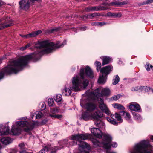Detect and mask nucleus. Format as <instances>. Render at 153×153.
I'll list each match as a JSON object with an SVG mask.
<instances>
[{
	"label": "nucleus",
	"instance_id": "nucleus-43",
	"mask_svg": "<svg viewBox=\"0 0 153 153\" xmlns=\"http://www.w3.org/2000/svg\"><path fill=\"white\" fill-rule=\"evenodd\" d=\"M100 15L98 13H95L93 14H90L89 15V16L90 17H91V18H92V17H95L98 16Z\"/></svg>",
	"mask_w": 153,
	"mask_h": 153
},
{
	"label": "nucleus",
	"instance_id": "nucleus-1",
	"mask_svg": "<svg viewBox=\"0 0 153 153\" xmlns=\"http://www.w3.org/2000/svg\"><path fill=\"white\" fill-rule=\"evenodd\" d=\"M35 113L31 112L30 114L31 118H27V117H22L18 119L19 121L13 123L11 127V132L13 134L18 135L20 134L23 128L24 131L27 132L32 130L34 127L39 125L37 122L33 121Z\"/></svg>",
	"mask_w": 153,
	"mask_h": 153
},
{
	"label": "nucleus",
	"instance_id": "nucleus-10",
	"mask_svg": "<svg viewBox=\"0 0 153 153\" xmlns=\"http://www.w3.org/2000/svg\"><path fill=\"white\" fill-rule=\"evenodd\" d=\"M129 108L131 110L135 112H140L141 110V108L140 105L135 102L130 103Z\"/></svg>",
	"mask_w": 153,
	"mask_h": 153
},
{
	"label": "nucleus",
	"instance_id": "nucleus-13",
	"mask_svg": "<svg viewBox=\"0 0 153 153\" xmlns=\"http://www.w3.org/2000/svg\"><path fill=\"white\" fill-rule=\"evenodd\" d=\"M3 19H0V30L9 27L13 25L12 22H8L6 21H3Z\"/></svg>",
	"mask_w": 153,
	"mask_h": 153
},
{
	"label": "nucleus",
	"instance_id": "nucleus-40",
	"mask_svg": "<svg viewBox=\"0 0 153 153\" xmlns=\"http://www.w3.org/2000/svg\"><path fill=\"white\" fill-rule=\"evenodd\" d=\"M121 96V95L120 94L114 95L111 98V99L112 100L117 101L120 97Z\"/></svg>",
	"mask_w": 153,
	"mask_h": 153
},
{
	"label": "nucleus",
	"instance_id": "nucleus-22",
	"mask_svg": "<svg viewBox=\"0 0 153 153\" xmlns=\"http://www.w3.org/2000/svg\"><path fill=\"white\" fill-rule=\"evenodd\" d=\"M71 90L69 88L65 87L62 91L63 95L66 96H69L71 93Z\"/></svg>",
	"mask_w": 153,
	"mask_h": 153
},
{
	"label": "nucleus",
	"instance_id": "nucleus-30",
	"mask_svg": "<svg viewBox=\"0 0 153 153\" xmlns=\"http://www.w3.org/2000/svg\"><path fill=\"white\" fill-rule=\"evenodd\" d=\"M119 77L118 75H116L114 78L113 81V84L115 85L117 84L119 81Z\"/></svg>",
	"mask_w": 153,
	"mask_h": 153
},
{
	"label": "nucleus",
	"instance_id": "nucleus-49",
	"mask_svg": "<svg viewBox=\"0 0 153 153\" xmlns=\"http://www.w3.org/2000/svg\"><path fill=\"white\" fill-rule=\"evenodd\" d=\"M99 9L98 10H105L106 9H107V7H105L100 6H99Z\"/></svg>",
	"mask_w": 153,
	"mask_h": 153
},
{
	"label": "nucleus",
	"instance_id": "nucleus-21",
	"mask_svg": "<svg viewBox=\"0 0 153 153\" xmlns=\"http://www.w3.org/2000/svg\"><path fill=\"white\" fill-rule=\"evenodd\" d=\"M59 112V109L57 107H55V108H51L50 111L49 113V116L50 117H52L53 118V115H56V113H58Z\"/></svg>",
	"mask_w": 153,
	"mask_h": 153
},
{
	"label": "nucleus",
	"instance_id": "nucleus-46",
	"mask_svg": "<svg viewBox=\"0 0 153 153\" xmlns=\"http://www.w3.org/2000/svg\"><path fill=\"white\" fill-rule=\"evenodd\" d=\"M153 2V0H148L143 2L142 5H146Z\"/></svg>",
	"mask_w": 153,
	"mask_h": 153
},
{
	"label": "nucleus",
	"instance_id": "nucleus-17",
	"mask_svg": "<svg viewBox=\"0 0 153 153\" xmlns=\"http://www.w3.org/2000/svg\"><path fill=\"white\" fill-rule=\"evenodd\" d=\"M92 118V114H90L88 112H85L82 113L81 119L85 121L89 120Z\"/></svg>",
	"mask_w": 153,
	"mask_h": 153
},
{
	"label": "nucleus",
	"instance_id": "nucleus-55",
	"mask_svg": "<svg viewBox=\"0 0 153 153\" xmlns=\"http://www.w3.org/2000/svg\"><path fill=\"white\" fill-rule=\"evenodd\" d=\"M58 30H59V29L58 28L53 29H51L50 30L49 32L50 33H52L54 31H57Z\"/></svg>",
	"mask_w": 153,
	"mask_h": 153
},
{
	"label": "nucleus",
	"instance_id": "nucleus-25",
	"mask_svg": "<svg viewBox=\"0 0 153 153\" xmlns=\"http://www.w3.org/2000/svg\"><path fill=\"white\" fill-rule=\"evenodd\" d=\"M107 77L103 75L100 76L99 78L98 82L99 83L104 84L106 81Z\"/></svg>",
	"mask_w": 153,
	"mask_h": 153
},
{
	"label": "nucleus",
	"instance_id": "nucleus-28",
	"mask_svg": "<svg viewBox=\"0 0 153 153\" xmlns=\"http://www.w3.org/2000/svg\"><path fill=\"white\" fill-rule=\"evenodd\" d=\"M133 115L134 118L138 121H141L142 120V118L140 114L137 113H134Z\"/></svg>",
	"mask_w": 153,
	"mask_h": 153
},
{
	"label": "nucleus",
	"instance_id": "nucleus-62",
	"mask_svg": "<svg viewBox=\"0 0 153 153\" xmlns=\"http://www.w3.org/2000/svg\"><path fill=\"white\" fill-rule=\"evenodd\" d=\"M106 153H116L115 152H111L109 151H107Z\"/></svg>",
	"mask_w": 153,
	"mask_h": 153
},
{
	"label": "nucleus",
	"instance_id": "nucleus-7",
	"mask_svg": "<svg viewBox=\"0 0 153 153\" xmlns=\"http://www.w3.org/2000/svg\"><path fill=\"white\" fill-rule=\"evenodd\" d=\"M103 140L102 142L103 146L106 149H110L111 146L114 148L116 147L117 146V143L113 142L111 144L112 137L110 135L108 134H105L103 135Z\"/></svg>",
	"mask_w": 153,
	"mask_h": 153
},
{
	"label": "nucleus",
	"instance_id": "nucleus-20",
	"mask_svg": "<svg viewBox=\"0 0 153 153\" xmlns=\"http://www.w3.org/2000/svg\"><path fill=\"white\" fill-rule=\"evenodd\" d=\"M95 124L99 128L102 129H105V124L101 120H97L95 122Z\"/></svg>",
	"mask_w": 153,
	"mask_h": 153
},
{
	"label": "nucleus",
	"instance_id": "nucleus-45",
	"mask_svg": "<svg viewBox=\"0 0 153 153\" xmlns=\"http://www.w3.org/2000/svg\"><path fill=\"white\" fill-rule=\"evenodd\" d=\"M40 105L41 108L42 110H44L46 108L45 104L44 102H41Z\"/></svg>",
	"mask_w": 153,
	"mask_h": 153
},
{
	"label": "nucleus",
	"instance_id": "nucleus-36",
	"mask_svg": "<svg viewBox=\"0 0 153 153\" xmlns=\"http://www.w3.org/2000/svg\"><path fill=\"white\" fill-rule=\"evenodd\" d=\"M99 9V6L98 7H91L87 8V11L93 10L98 11L99 10H97Z\"/></svg>",
	"mask_w": 153,
	"mask_h": 153
},
{
	"label": "nucleus",
	"instance_id": "nucleus-38",
	"mask_svg": "<svg viewBox=\"0 0 153 153\" xmlns=\"http://www.w3.org/2000/svg\"><path fill=\"white\" fill-rule=\"evenodd\" d=\"M48 105L50 106H52L54 103V102L52 98H49L48 100Z\"/></svg>",
	"mask_w": 153,
	"mask_h": 153
},
{
	"label": "nucleus",
	"instance_id": "nucleus-6",
	"mask_svg": "<svg viewBox=\"0 0 153 153\" xmlns=\"http://www.w3.org/2000/svg\"><path fill=\"white\" fill-rule=\"evenodd\" d=\"M100 89L98 88L93 92L87 93L86 94L88 96V100L90 99L92 100L98 99L101 96H109L111 94V91L108 88L102 89L101 93H99Z\"/></svg>",
	"mask_w": 153,
	"mask_h": 153
},
{
	"label": "nucleus",
	"instance_id": "nucleus-23",
	"mask_svg": "<svg viewBox=\"0 0 153 153\" xmlns=\"http://www.w3.org/2000/svg\"><path fill=\"white\" fill-rule=\"evenodd\" d=\"M120 113L122 114V115L123 117L126 120H130L131 116L129 113L125 112L124 111H120Z\"/></svg>",
	"mask_w": 153,
	"mask_h": 153
},
{
	"label": "nucleus",
	"instance_id": "nucleus-29",
	"mask_svg": "<svg viewBox=\"0 0 153 153\" xmlns=\"http://www.w3.org/2000/svg\"><path fill=\"white\" fill-rule=\"evenodd\" d=\"M51 150H53L52 147H45L40 151V153H45L46 152L49 151Z\"/></svg>",
	"mask_w": 153,
	"mask_h": 153
},
{
	"label": "nucleus",
	"instance_id": "nucleus-42",
	"mask_svg": "<svg viewBox=\"0 0 153 153\" xmlns=\"http://www.w3.org/2000/svg\"><path fill=\"white\" fill-rule=\"evenodd\" d=\"M106 24L107 23L105 22H98L95 23L94 25L96 26H101L106 25Z\"/></svg>",
	"mask_w": 153,
	"mask_h": 153
},
{
	"label": "nucleus",
	"instance_id": "nucleus-14",
	"mask_svg": "<svg viewBox=\"0 0 153 153\" xmlns=\"http://www.w3.org/2000/svg\"><path fill=\"white\" fill-rule=\"evenodd\" d=\"M103 117V113L100 110L96 111L94 114H92V117L93 118L97 120Z\"/></svg>",
	"mask_w": 153,
	"mask_h": 153
},
{
	"label": "nucleus",
	"instance_id": "nucleus-47",
	"mask_svg": "<svg viewBox=\"0 0 153 153\" xmlns=\"http://www.w3.org/2000/svg\"><path fill=\"white\" fill-rule=\"evenodd\" d=\"M53 116V118H57L59 119H60L62 117V115L61 114H57Z\"/></svg>",
	"mask_w": 153,
	"mask_h": 153
},
{
	"label": "nucleus",
	"instance_id": "nucleus-15",
	"mask_svg": "<svg viewBox=\"0 0 153 153\" xmlns=\"http://www.w3.org/2000/svg\"><path fill=\"white\" fill-rule=\"evenodd\" d=\"M9 127L8 126H5L3 128H1L0 126V136L7 134L9 133Z\"/></svg>",
	"mask_w": 153,
	"mask_h": 153
},
{
	"label": "nucleus",
	"instance_id": "nucleus-24",
	"mask_svg": "<svg viewBox=\"0 0 153 153\" xmlns=\"http://www.w3.org/2000/svg\"><path fill=\"white\" fill-rule=\"evenodd\" d=\"M54 99L57 103H61L62 101V96L59 94L56 95L54 97Z\"/></svg>",
	"mask_w": 153,
	"mask_h": 153
},
{
	"label": "nucleus",
	"instance_id": "nucleus-5",
	"mask_svg": "<svg viewBox=\"0 0 153 153\" xmlns=\"http://www.w3.org/2000/svg\"><path fill=\"white\" fill-rule=\"evenodd\" d=\"M130 153H153L149 140H143L135 145Z\"/></svg>",
	"mask_w": 153,
	"mask_h": 153
},
{
	"label": "nucleus",
	"instance_id": "nucleus-11",
	"mask_svg": "<svg viewBox=\"0 0 153 153\" xmlns=\"http://www.w3.org/2000/svg\"><path fill=\"white\" fill-rule=\"evenodd\" d=\"M91 131L93 134L96 137L99 138H100L102 136L103 140V135L105 133L102 134L99 128H93L91 129ZM105 134H107L105 133Z\"/></svg>",
	"mask_w": 153,
	"mask_h": 153
},
{
	"label": "nucleus",
	"instance_id": "nucleus-56",
	"mask_svg": "<svg viewBox=\"0 0 153 153\" xmlns=\"http://www.w3.org/2000/svg\"><path fill=\"white\" fill-rule=\"evenodd\" d=\"M113 13H111L110 12H109L107 13V16H108L112 17Z\"/></svg>",
	"mask_w": 153,
	"mask_h": 153
},
{
	"label": "nucleus",
	"instance_id": "nucleus-34",
	"mask_svg": "<svg viewBox=\"0 0 153 153\" xmlns=\"http://www.w3.org/2000/svg\"><path fill=\"white\" fill-rule=\"evenodd\" d=\"M35 114L36 115V118L39 119L41 118L43 116V114L40 111H36L35 113Z\"/></svg>",
	"mask_w": 153,
	"mask_h": 153
},
{
	"label": "nucleus",
	"instance_id": "nucleus-9",
	"mask_svg": "<svg viewBox=\"0 0 153 153\" xmlns=\"http://www.w3.org/2000/svg\"><path fill=\"white\" fill-rule=\"evenodd\" d=\"M31 2L30 0H22L19 2L20 7L24 10H27L29 8Z\"/></svg>",
	"mask_w": 153,
	"mask_h": 153
},
{
	"label": "nucleus",
	"instance_id": "nucleus-12",
	"mask_svg": "<svg viewBox=\"0 0 153 153\" xmlns=\"http://www.w3.org/2000/svg\"><path fill=\"white\" fill-rule=\"evenodd\" d=\"M112 70V67L110 65H108L102 68L100 70L101 72L102 75H105L106 76Z\"/></svg>",
	"mask_w": 153,
	"mask_h": 153
},
{
	"label": "nucleus",
	"instance_id": "nucleus-59",
	"mask_svg": "<svg viewBox=\"0 0 153 153\" xmlns=\"http://www.w3.org/2000/svg\"><path fill=\"white\" fill-rule=\"evenodd\" d=\"M4 4V2H3L2 1H0V6H1L2 5H3Z\"/></svg>",
	"mask_w": 153,
	"mask_h": 153
},
{
	"label": "nucleus",
	"instance_id": "nucleus-27",
	"mask_svg": "<svg viewBox=\"0 0 153 153\" xmlns=\"http://www.w3.org/2000/svg\"><path fill=\"white\" fill-rule=\"evenodd\" d=\"M150 89V87L147 86H140L139 87V90L140 91L146 92L148 91V90Z\"/></svg>",
	"mask_w": 153,
	"mask_h": 153
},
{
	"label": "nucleus",
	"instance_id": "nucleus-60",
	"mask_svg": "<svg viewBox=\"0 0 153 153\" xmlns=\"http://www.w3.org/2000/svg\"><path fill=\"white\" fill-rule=\"evenodd\" d=\"M31 44L30 43H29L28 44H27V45H26V47H27V48L28 47L30 46L31 45Z\"/></svg>",
	"mask_w": 153,
	"mask_h": 153
},
{
	"label": "nucleus",
	"instance_id": "nucleus-54",
	"mask_svg": "<svg viewBox=\"0 0 153 153\" xmlns=\"http://www.w3.org/2000/svg\"><path fill=\"white\" fill-rule=\"evenodd\" d=\"M119 3H120V5H123L127 4L128 3V2L127 1H123L122 2H119Z\"/></svg>",
	"mask_w": 153,
	"mask_h": 153
},
{
	"label": "nucleus",
	"instance_id": "nucleus-57",
	"mask_svg": "<svg viewBox=\"0 0 153 153\" xmlns=\"http://www.w3.org/2000/svg\"><path fill=\"white\" fill-rule=\"evenodd\" d=\"M27 48L26 46H25L24 47H22L20 48V49L21 51H24Z\"/></svg>",
	"mask_w": 153,
	"mask_h": 153
},
{
	"label": "nucleus",
	"instance_id": "nucleus-41",
	"mask_svg": "<svg viewBox=\"0 0 153 153\" xmlns=\"http://www.w3.org/2000/svg\"><path fill=\"white\" fill-rule=\"evenodd\" d=\"M122 16V14L121 13H113L112 14V17L114 18H117V17H120Z\"/></svg>",
	"mask_w": 153,
	"mask_h": 153
},
{
	"label": "nucleus",
	"instance_id": "nucleus-16",
	"mask_svg": "<svg viewBox=\"0 0 153 153\" xmlns=\"http://www.w3.org/2000/svg\"><path fill=\"white\" fill-rule=\"evenodd\" d=\"M97 99L98 100V102L99 103V107L101 110L103 111L108 108L106 105L104 103L103 100L101 98Z\"/></svg>",
	"mask_w": 153,
	"mask_h": 153
},
{
	"label": "nucleus",
	"instance_id": "nucleus-26",
	"mask_svg": "<svg viewBox=\"0 0 153 153\" xmlns=\"http://www.w3.org/2000/svg\"><path fill=\"white\" fill-rule=\"evenodd\" d=\"M112 105L114 108H117L119 110H124L125 109L124 106L121 104L118 103L113 104Z\"/></svg>",
	"mask_w": 153,
	"mask_h": 153
},
{
	"label": "nucleus",
	"instance_id": "nucleus-19",
	"mask_svg": "<svg viewBox=\"0 0 153 153\" xmlns=\"http://www.w3.org/2000/svg\"><path fill=\"white\" fill-rule=\"evenodd\" d=\"M100 58L102 60V65L103 66L108 64L111 60V58L107 56H102Z\"/></svg>",
	"mask_w": 153,
	"mask_h": 153
},
{
	"label": "nucleus",
	"instance_id": "nucleus-44",
	"mask_svg": "<svg viewBox=\"0 0 153 153\" xmlns=\"http://www.w3.org/2000/svg\"><path fill=\"white\" fill-rule=\"evenodd\" d=\"M31 34L30 33L27 34L26 35H21L20 36L23 37V38H31Z\"/></svg>",
	"mask_w": 153,
	"mask_h": 153
},
{
	"label": "nucleus",
	"instance_id": "nucleus-35",
	"mask_svg": "<svg viewBox=\"0 0 153 153\" xmlns=\"http://www.w3.org/2000/svg\"><path fill=\"white\" fill-rule=\"evenodd\" d=\"M92 141L95 147L101 146L100 143L96 139H93Z\"/></svg>",
	"mask_w": 153,
	"mask_h": 153
},
{
	"label": "nucleus",
	"instance_id": "nucleus-2",
	"mask_svg": "<svg viewBox=\"0 0 153 153\" xmlns=\"http://www.w3.org/2000/svg\"><path fill=\"white\" fill-rule=\"evenodd\" d=\"M86 76L91 78H93L94 76L92 70L88 66L85 69L81 68L79 75L75 76L73 77L71 80L72 89L78 91L85 89L89 84L88 80L85 78Z\"/></svg>",
	"mask_w": 153,
	"mask_h": 153
},
{
	"label": "nucleus",
	"instance_id": "nucleus-48",
	"mask_svg": "<svg viewBox=\"0 0 153 153\" xmlns=\"http://www.w3.org/2000/svg\"><path fill=\"white\" fill-rule=\"evenodd\" d=\"M120 3H119V2H115L110 3L109 4V5H120Z\"/></svg>",
	"mask_w": 153,
	"mask_h": 153
},
{
	"label": "nucleus",
	"instance_id": "nucleus-31",
	"mask_svg": "<svg viewBox=\"0 0 153 153\" xmlns=\"http://www.w3.org/2000/svg\"><path fill=\"white\" fill-rule=\"evenodd\" d=\"M42 33V31L40 30L35 31L31 33V37H33L36 36Z\"/></svg>",
	"mask_w": 153,
	"mask_h": 153
},
{
	"label": "nucleus",
	"instance_id": "nucleus-51",
	"mask_svg": "<svg viewBox=\"0 0 153 153\" xmlns=\"http://www.w3.org/2000/svg\"><path fill=\"white\" fill-rule=\"evenodd\" d=\"M25 145L24 143H20L19 145V147L21 149H23Z\"/></svg>",
	"mask_w": 153,
	"mask_h": 153
},
{
	"label": "nucleus",
	"instance_id": "nucleus-39",
	"mask_svg": "<svg viewBox=\"0 0 153 153\" xmlns=\"http://www.w3.org/2000/svg\"><path fill=\"white\" fill-rule=\"evenodd\" d=\"M145 68L148 71H149L151 69L153 68V66L152 65H150L149 64H147L145 65Z\"/></svg>",
	"mask_w": 153,
	"mask_h": 153
},
{
	"label": "nucleus",
	"instance_id": "nucleus-50",
	"mask_svg": "<svg viewBox=\"0 0 153 153\" xmlns=\"http://www.w3.org/2000/svg\"><path fill=\"white\" fill-rule=\"evenodd\" d=\"M103 111L107 115H109L111 114V112L108 108H107Z\"/></svg>",
	"mask_w": 153,
	"mask_h": 153
},
{
	"label": "nucleus",
	"instance_id": "nucleus-32",
	"mask_svg": "<svg viewBox=\"0 0 153 153\" xmlns=\"http://www.w3.org/2000/svg\"><path fill=\"white\" fill-rule=\"evenodd\" d=\"M114 115L115 118L119 122V123H121L123 121V120L120 114L117 113H115Z\"/></svg>",
	"mask_w": 153,
	"mask_h": 153
},
{
	"label": "nucleus",
	"instance_id": "nucleus-52",
	"mask_svg": "<svg viewBox=\"0 0 153 153\" xmlns=\"http://www.w3.org/2000/svg\"><path fill=\"white\" fill-rule=\"evenodd\" d=\"M131 90L132 91H135L139 90V87H135L131 88Z\"/></svg>",
	"mask_w": 153,
	"mask_h": 153
},
{
	"label": "nucleus",
	"instance_id": "nucleus-64",
	"mask_svg": "<svg viewBox=\"0 0 153 153\" xmlns=\"http://www.w3.org/2000/svg\"><path fill=\"white\" fill-rule=\"evenodd\" d=\"M150 139L153 140V136H151L150 137Z\"/></svg>",
	"mask_w": 153,
	"mask_h": 153
},
{
	"label": "nucleus",
	"instance_id": "nucleus-63",
	"mask_svg": "<svg viewBox=\"0 0 153 153\" xmlns=\"http://www.w3.org/2000/svg\"><path fill=\"white\" fill-rule=\"evenodd\" d=\"M150 90H148V91H150L152 92H153V88H152L150 87Z\"/></svg>",
	"mask_w": 153,
	"mask_h": 153
},
{
	"label": "nucleus",
	"instance_id": "nucleus-58",
	"mask_svg": "<svg viewBox=\"0 0 153 153\" xmlns=\"http://www.w3.org/2000/svg\"><path fill=\"white\" fill-rule=\"evenodd\" d=\"M87 28V27L86 26H84L83 27H82L81 28V30L82 31L85 30Z\"/></svg>",
	"mask_w": 153,
	"mask_h": 153
},
{
	"label": "nucleus",
	"instance_id": "nucleus-61",
	"mask_svg": "<svg viewBox=\"0 0 153 153\" xmlns=\"http://www.w3.org/2000/svg\"><path fill=\"white\" fill-rule=\"evenodd\" d=\"M31 44L30 43H29L28 44H27V45H26V47H27V48L28 47L30 46L31 45Z\"/></svg>",
	"mask_w": 153,
	"mask_h": 153
},
{
	"label": "nucleus",
	"instance_id": "nucleus-8",
	"mask_svg": "<svg viewBox=\"0 0 153 153\" xmlns=\"http://www.w3.org/2000/svg\"><path fill=\"white\" fill-rule=\"evenodd\" d=\"M87 100L86 104H84V101L82 100L81 102L80 105L82 107L85 108L87 111H92L97 108L96 105L91 101L88 102Z\"/></svg>",
	"mask_w": 153,
	"mask_h": 153
},
{
	"label": "nucleus",
	"instance_id": "nucleus-18",
	"mask_svg": "<svg viewBox=\"0 0 153 153\" xmlns=\"http://www.w3.org/2000/svg\"><path fill=\"white\" fill-rule=\"evenodd\" d=\"M13 141V140L10 138L7 137H4L1 139V143L5 145H8L11 143Z\"/></svg>",
	"mask_w": 153,
	"mask_h": 153
},
{
	"label": "nucleus",
	"instance_id": "nucleus-33",
	"mask_svg": "<svg viewBox=\"0 0 153 153\" xmlns=\"http://www.w3.org/2000/svg\"><path fill=\"white\" fill-rule=\"evenodd\" d=\"M94 65L96 67L97 71H98L101 67V63L100 62L96 61L94 63Z\"/></svg>",
	"mask_w": 153,
	"mask_h": 153
},
{
	"label": "nucleus",
	"instance_id": "nucleus-3",
	"mask_svg": "<svg viewBox=\"0 0 153 153\" xmlns=\"http://www.w3.org/2000/svg\"><path fill=\"white\" fill-rule=\"evenodd\" d=\"M32 58L31 55H28L21 57L18 59L10 62L7 66L0 72V80L3 78L4 74L17 73L26 65Z\"/></svg>",
	"mask_w": 153,
	"mask_h": 153
},
{
	"label": "nucleus",
	"instance_id": "nucleus-53",
	"mask_svg": "<svg viewBox=\"0 0 153 153\" xmlns=\"http://www.w3.org/2000/svg\"><path fill=\"white\" fill-rule=\"evenodd\" d=\"M32 152L31 151H26L25 150L22 151H20V153H32Z\"/></svg>",
	"mask_w": 153,
	"mask_h": 153
},
{
	"label": "nucleus",
	"instance_id": "nucleus-37",
	"mask_svg": "<svg viewBox=\"0 0 153 153\" xmlns=\"http://www.w3.org/2000/svg\"><path fill=\"white\" fill-rule=\"evenodd\" d=\"M107 120L110 123L113 124L114 125H117V123L114 120H113L111 119L110 118H107Z\"/></svg>",
	"mask_w": 153,
	"mask_h": 153
},
{
	"label": "nucleus",
	"instance_id": "nucleus-4",
	"mask_svg": "<svg viewBox=\"0 0 153 153\" xmlns=\"http://www.w3.org/2000/svg\"><path fill=\"white\" fill-rule=\"evenodd\" d=\"M66 41L64 40L63 43L59 45L60 42L58 41L56 44L53 42H50L48 41L38 42L35 44V47L41 49V51L39 53L41 54H48L51 53L53 50L56 48H59L63 47L66 44Z\"/></svg>",
	"mask_w": 153,
	"mask_h": 153
}]
</instances>
